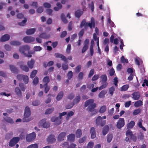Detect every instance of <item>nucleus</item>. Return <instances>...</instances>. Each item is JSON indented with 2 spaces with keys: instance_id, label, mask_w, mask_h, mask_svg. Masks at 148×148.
<instances>
[{
  "instance_id": "obj_1",
  "label": "nucleus",
  "mask_w": 148,
  "mask_h": 148,
  "mask_svg": "<svg viewBox=\"0 0 148 148\" xmlns=\"http://www.w3.org/2000/svg\"><path fill=\"white\" fill-rule=\"evenodd\" d=\"M55 56L57 58H60L61 60L66 62V63H63L62 65V68L63 70H67L68 68V65L67 62V59L64 55L62 54H60L58 53H55Z\"/></svg>"
},
{
  "instance_id": "obj_2",
  "label": "nucleus",
  "mask_w": 148,
  "mask_h": 148,
  "mask_svg": "<svg viewBox=\"0 0 148 148\" xmlns=\"http://www.w3.org/2000/svg\"><path fill=\"white\" fill-rule=\"evenodd\" d=\"M96 123L97 126H101V127L104 126L106 123V120H103L102 118L99 116L96 119Z\"/></svg>"
},
{
  "instance_id": "obj_3",
  "label": "nucleus",
  "mask_w": 148,
  "mask_h": 148,
  "mask_svg": "<svg viewBox=\"0 0 148 148\" xmlns=\"http://www.w3.org/2000/svg\"><path fill=\"white\" fill-rule=\"evenodd\" d=\"M17 64L19 65L20 68L23 71L26 72H28L29 71V69L27 66L24 64L23 62H17Z\"/></svg>"
},
{
  "instance_id": "obj_4",
  "label": "nucleus",
  "mask_w": 148,
  "mask_h": 148,
  "mask_svg": "<svg viewBox=\"0 0 148 148\" xmlns=\"http://www.w3.org/2000/svg\"><path fill=\"white\" fill-rule=\"evenodd\" d=\"M20 138L18 137H14L11 139L9 143V145L10 147H13L20 140Z\"/></svg>"
},
{
  "instance_id": "obj_5",
  "label": "nucleus",
  "mask_w": 148,
  "mask_h": 148,
  "mask_svg": "<svg viewBox=\"0 0 148 148\" xmlns=\"http://www.w3.org/2000/svg\"><path fill=\"white\" fill-rule=\"evenodd\" d=\"M35 138L36 134L34 132L27 135L26 137V140L28 142H30L33 140Z\"/></svg>"
},
{
  "instance_id": "obj_6",
  "label": "nucleus",
  "mask_w": 148,
  "mask_h": 148,
  "mask_svg": "<svg viewBox=\"0 0 148 148\" xmlns=\"http://www.w3.org/2000/svg\"><path fill=\"white\" fill-rule=\"evenodd\" d=\"M95 24L94 19L92 17L90 22H87L86 23V25H85V28H86L88 27H89L90 29H92V27H95Z\"/></svg>"
},
{
  "instance_id": "obj_7",
  "label": "nucleus",
  "mask_w": 148,
  "mask_h": 148,
  "mask_svg": "<svg viewBox=\"0 0 148 148\" xmlns=\"http://www.w3.org/2000/svg\"><path fill=\"white\" fill-rule=\"evenodd\" d=\"M30 47L29 46L27 45H25L20 47L19 48V51L21 53L23 54L24 55L26 51H28L29 50Z\"/></svg>"
},
{
  "instance_id": "obj_8",
  "label": "nucleus",
  "mask_w": 148,
  "mask_h": 148,
  "mask_svg": "<svg viewBox=\"0 0 148 148\" xmlns=\"http://www.w3.org/2000/svg\"><path fill=\"white\" fill-rule=\"evenodd\" d=\"M126 135L127 136H128L129 135L130 136V139L132 140L134 142H135L136 140V137L133 135L132 132L131 130H127L126 132Z\"/></svg>"
},
{
  "instance_id": "obj_9",
  "label": "nucleus",
  "mask_w": 148,
  "mask_h": 148,
  "mask_svg": "<svg viewBox=\"0 0 148 148\" xmlns=\"http://www.w3.org/2000/svg\"><path fill=\"white\" fill-rule=\"evenodd\" d=\"M125 125V121L124 118H120L117 122L116 127L118 129H121Z\"/></svg>"
},
{
  "instance_id": "obj_10",
  "label": "nucleus",
  "mask_w": 148,
  "mask_h": 148,
  "mask_svg": "<svg viewBox=\"0 0 148 148\" xmlns=\"http://www.w3.org/2000/svg\"><path fill=\"white\" fill-rule=\"evenodd\" d=\"M35 40V38L29 36H27L23 38V40L26 43H29L34 41Z\"/></svg>"
},
{
  "instance_id": "obj_11",
  "label": "nucleus",
  "mask_w": 148,
  "mask_h": 148,
  "mask_svg": "<svg viewBox=\"0 0 148 148\" xmlns=\"http://www.w3.org/2000/svg\"><path fill=\"white\" fill-rule=\"evenodd\" d=\"M46 119H44L40 122V124H42L43 127L45 128H48L50 126V123L49 122H47Z\"/></svg>"
},
{
  "instance_id": "obj_12",
  "label": "nucleus",
  "mask_w": 148,
  "mask_h": 148,
  "mask_svg": "<svg viewBox=\"0 0 148 148\" xmlns=\"http://www.w3.org/2000/svg\"><path fill=\"white\" fill-rule=\"evenodd\" d=\"M66 132H63L61 133L58 135V141H61L63 140L66 136Z\"/></svg>"
},
{
  "instance_id": "obj_13",
  "label": "nucleus",
  "mask_w": 148,
  "mask_h": 148,
  "mask_svg": "<svg viewBox=\"0 0 148 148\" xmlns=\"http://www.w3.org/2000/svg\"><path fill=\"white\" fill-rule=\"evenodd\" d=\"M47 140L49 143H52L56 141V139L54 135L51 134L48 137Z\"/></svg>"
},
{
  "instance_id": "obj_14",
  "label": "nucleus",
  "mask_w": 148,
  "mask_h": 148,
  "mask_svg": "<svg viewBox=\"0 0 148 148\" xmlns=\"http://www.w3.org/2000/svg\"><path fill=\"white\" fill-rule=\"evenodd\" d=\"M51 120L52 122H55V124L56 125H59L61 123V120L59 119L58 117L53 116L51 118Z\"/></svg>"
},
{
  "instance_id": "obj_15",
  "label": "nucleus",
  "mask_w": 148,
  "mask_h": 148,
  "mask_svg": "<svg viewBox=\"0 0 148 148\" xmlns=\"http://www.w3.org/2000/svg\"><path fill=\"white\" fill-rule=\"evenodd\" d=\"M132 98L134 100H138L139 99L140 95L138 92H134L132 94Z\"/></svg>"
},
{
  "instance_id": "obj_16",
  "label": "nucleus",
  "mask_w": 148,
  "mask_h": 148,
  "mask_svg": "<svg viewBox=\"0 0 148 148\" xmlns=\"http://www.w3.org/2000/svg\"><path fill=\"white\" fill-rule=\"evenodd\" d=\"M10 36L8 34H6L2 36L0 39L1 42H4L9 40L10 38Z\"/></svg>"
},
{
  "instance_id": "obj_17",
  "label": "nucleus",
  "mask_w": 148,
  "mask_h": 148,
  "mask_svg": "<svg viewBox=\"0 0 148 148\" xmlns=\"http://www.w3.org/2000/svg\"><path fill=\"white\" fill-rule=\"evenodd\" d=\"M10 70L12 73H17L19 71L18 69L15 66L10 65Z\"/></svg>"
},
{
  "instance_id": "obj_18",
  "label": "nucleus",
  "mask_w": 148,
  "mask_h": 148,
  "mask_svg": "<svg viewBox=\"0 0 148 148\" xmlns=\"http://www.w3.org/2000/svg\"><path fill=\"white\" fill-rule=\"evenodd\" d=\"M90 133L91 134V137L92 138H95L96 136V131L95 128L93 127H92L90 130Z\"/></svg>"
},
{
  "instance_id": "obj_19",
  "label": "nucleus",
  "mask_w": 148,
  "mask_h": 148,
  "mask_svg": "<svg viewBox=\"0 0 148 148\" xmlns=\"http://www.w3.org/2000/svg\"><path fill=\"white\" fill-rule=\"evenodd\" d=\"M67 140L70 142H73L74 141L75 138V136L74 134H71L67 136Z\"/></svg>"
},
{
  "instance_id": "obj_20",
  "label": "nucleus",
  "mask_w": 148,
  "mask_h": 148,
  "mask_svg": "<svg viewBox=\"0 0 148 148\" xmlns=\"http://www.w3.org/2000/svg\"><path fill=\"white\" fill-rule=\"evenodd\" d=\"M31 114V112L28 106L26 107L25 110L24 116L29 117Z\"/></svg>"
},
{
  "instance_id": "obj_21",
  "label": "nucleus",
  "mask_w": 148,
  "mask_h": 148,
  "mask_svg": "<svg viewBox=\"0 0 148 148\" xmlns=\"http://www.w3.org/2000/svg\"><path fill=\"white\" fill-rule=\"evenodd\" d=\"M135 123L133 121H130L128 123L127 125V128L129 130L132 128L135 125Z\"/></svg>"
},
{
  "instance_id": "obj_22",
  "label": "nucleus",
  "mask_w": 148,
  "mask_h": 148,
  "mask_svg": "<svg viewBox=\"0 0 148 148\" xmlns=\"http://www.w3.org/2000/svg\"><path fill=\"white\" fill-rule=\"evenodd\" d=\"M34 63V60L33 59H32L30 61H28L27 62L28 67L30 69H32L33 68Z\"/></svg>"
},
{
  "instance_id": "obj_23",
  "label": "nucleus",
  "mask_w": 148,
  "mask_h": 148,
  "mask_svg": "<svg viewBox=\"0 0 148 148\" xmlns=\"http://www.w3.org/2000/svg\"><path fill=\"white\" fill-rule=\"evenodd\" d=\"M36 31L35 28H31L28 29L26 31V34L27 35H31L34 34Z\"/></svg>"
},
{
  "instance_id": "obj_24",
  "label": "nucleus",
  "mask_w": 148,
  "mask_h": 148,
  "mask_svg": "<svg viewBox=\"0 0 148 148\" xmlns=\"http://www.w3.org/2000/svg\"><path fill=\"white\" fill-rule=\"evenodd\" d=\"M109 129V127L108 125H106L103 129L102 133L103 136H105L108 133Z\"/></svg>"
},
{
  "instance_id": "obj_25",
  "label": "nucleus",
  "mask_w": 148,
  "mask_h": 148,
  "mask_svg": "<svg viewBox=\"0 0 148 148\" xmlns=\"http://www.w3.org/2000/svg\"><path fill=\"white\" fill-rule=\"evenodd\" d=\"M14 90L17 96L19 97L22 96V93L21 90L18 87H16L15 88Z\"/></svg>"
},
{
  "instance_id": "obj_26",
  "label": "nucleus",
  "mask_w": 148,
  "mask_h": 148,
  "mask_svg": "<svg viewBox=\"0 0 148 148\" xmlns=\"http://www.w3.org/2000/svg\"><path fill=\"white\" fill-rule=\"evenodd\" d=\"M96 104L95 103H92L88 107V111L89 112H92L94 110V108L96 107Z\"/></svg>"
},
{
  "instance_id": "obj_27",
  "label": "nucleus",
  "mask_w": 148,
  "mask_h": 148,
  "mask_svg": "<svg viewBox=\"0 0 148 148\" xmlns=\"http://www.w3.org/2000/svg\"><path fill=\"white\" fill-rule=\"evenodd\" d=\"M94 102V100L93 99H89L85 102L84 107H86L88 105H90Z\"/></svg>"
},
{
  "instance_id": "obj_28",
  "label": "nucleus",
  "mask_w": 148,
  "mask_h": 148,
  "mask_svg": "<svg viewBox=\"0 0 148 148\" xmlns=\"http://www.w3.org/2000/svg\"><path fill=\"white\" fill-rule=\"evenodd\" d=\"M83 12V11L80 10H77L75 12V16L78 18H79L82 14Z\"/></svg>"
},
{
  "instance_id": "obj_29",
  "label": "nucleus",
  "mask_w": 148,
  "mask_h": 148,
  "mask_svg": "<svg viewBox=\"0 0 148 148\" xmlns=\"http://www.w3.org/2000/svg\"><path fill=\"white\" fill-rule=\"evenodd\" d=\"M101 81L102 82V84L106 82L107 80V77L106 74L102 75L101 77Z\"/></svg>"
},
{
  "instance_id": "obj_30",
  "label": "nucleus",
  "mask_w": 148,
  "mask_h": 148,
  "mask_svg": "<svg viewBox=\"0 0 148 148\" xmlns=\"http://www.w3.org/2000/svg\"><path fill=\"white\" fill-rule=\"evenodd\" d=\"M64 95L63 91H60L56 99L57 100L59 101L61 99Z\"/></svg>"
},
{
  "instance_id": "obj_31",
  "label": "nucleus",
  "mask_w": 148,
  "mask_h": 148,
  "mask_svg": "<svg viewBox=\"0 0 148 148\" xmlns=\"http://www.w3.org/2000/svg\"><path fill=\"white\" fill-rule=\"evenodd\" d=\"M143 103L142 101L140 100H138L134 103V106L136 107L140 106L143 105Z\"/></svg>"
},
{
  "instance_id": "obj_32",
  "label": "nucleus",
  "mask_w": 148,
  "mask_h": 148,
  "mask_svg": "<svg viewBox=\"0 0 148 148\" xmlns=\"http://www.w3.org/2000/svg\"><path fill=\"white\" fill-rule=\"evenodd\" d=\"M129 87L128 84L124 85L121 87L120 90L121 91H125L128 89Z\"/></svg>"
},
{
  "instance_id": "obj_33",
  "label": "nucleus",
  "mask_w": 148,
  "mask_h": 148,
  "mask_svg": "<svg viewBox=\"0 0 148 148\" xmlns=\"http://www.w3.org/2000/svg\"><path fill=\"white\" fill-rule=\"evenodd\" d=\"M82 134L81 130L80 129H78L76 132V135L77 138H79L82 136Z\"/></svg>"
},
{
  "instance_id": "obj_34",
  "label": "nucleus",
  "mask_w": 148,
  "mask_h": 148,
  "mask_svg": "<svg viewBox=\"0 0 148 148\" xmlns=\"http://www.w3.org/2000/svg\"><path fill=\"white\" fill-rule=\"evenodd\" d=\"M21 42L17 41H12L10 42L11 45L14 46H19L21 45Z\"/></svg>"
},
{
  "instance_id": "obj_35",
  "label": "nucleus",
  "mask_w": 148,
  "mask_h": 148,
  "mask_svg": "<svg viewBox=\"0 0 148 148\" xmlns=\"http://www.w3.org/2000/svg\"><path fill=\"white\" fill-rule=\"evenodd\" d=\"M29 116H24V117L22 119V121L23 122H27L31 121L32 119L29 118Z\"/></svg>"
},
{
  "instance_id": "obj_36",
  "label": "nucleus",
  "mask_w": 148,
  "mask_h": 148,
  "mask_svg": "<svg viewBox=\"0 0 148 148\" xmlns=\"http://www.w3.org/2000/svg\"><path fill=\"white\" fill-rule=\"evenodd\" d=\"M50 79L48 76H46L44 77L43 79V82L45 83V84H48L50 82Z\"/></svg>"
},
{
  "instance_id": "obj_37",
  "label": "nucleus",
  "mask_w": 148,
  "mask_h": 148,
  "mask_svg": "<svg viewBox=\"0 0 148 148\" xmlns=\"http://www.w3.org/2000/svg\"><path fill=\"white\" fill-rule=\"evenodd\" d=\"M81 100V97L80 95L76 96L73 100V103L77 104L79 103Z\"/></svg>"
},
{
  "instance_id": "obj_38",
  "label": "nucleus",
  "mask_w": 148,
  "mask_h": 148,
  "mask_svg": "<svg viewBox=\"0 0 148 148\" xmlns=\"http://www.w3.org/2000/svg\"><path fill=\"white\" fill-rule=\"evenodd\" d=\"M5 121L10 123H13V119L10 117H7L4 118Z\"/></svg>"
},
{
  "instance_id": "obj_39",
  "label": "nucleus",
  "mask_w": 148,
  "mask_h": 148,
  "mask_svg": "<svg viewBox=\"0 0 148 148\" xmlns=\"http://www.w3.org/2000/svg\"><path fill=\"white\" fill-rule=\"evenodd\" d=\"M113 136L112 134L109 133L107 135V141L108 143H110L113 138Z\"/></svg>"
},
{
  "instance_id": "obj_40",
  "label": "nucleus",
  "mask_w": 148,
  "mask_h": 148,
  "mask_svg": "<svg viewBox=\"0 0 148 148\" xmlns=\"http://www.w3.org/2000/svg\"><path fill=\"white\" fill-rule=\"evenodd\" d=\"M115 89L114 86H112L108 90L109 93L112 96L114 94V92L115 91Z\"/></svg>"
},
{
  "instance_id": "obj_41",
  "label": "nucleus",
  "mask_w": 148,
  "mask_h": 148,
  "mask_svg": "<svg viewBox=\"0 0 148 148\" xmlns=\"http://www.w3.org/2000/svg\"><path fill=\"white\" fill-rule=\"evenodd\" d=\"M106 106L105 105L103 106L100 108L99 110V112L101 113H103L105 112L106 110Z\"/></svg>"
},
{
  "instance_id": "obj_42",
  "label": "nucleus",
  "mask_w": 148,
  "mask_h": 148,
  "mask_svg": "<svg viewBox=\"0 0 148 148\" xmlns=\"http://www.w3.org/2000/svg\"><path fill=\"white\" fill-rule=\"evenodd\" d=\"M106 93V92L104 90H102L99 94V98H103Z\"/></svg>"
},
{
  "instance_id": "obj_43",
  "label": "nucleus",
  "mask_w": 148,
  "mask_h": 148,
  "mask_svg": "<svg viewBox=\"0 0 148 148\" xmlns=\"http://www.w3.org/2000/svg\"><path fill=\"white\" fill-rule=\"evenodd\" d=\"M82 66L81 65H78L75 68V71L76 73H78L81 71Z\"/></svg>"
},
{
  "instance_id": "obj_44",
  "label": "nucleus",
  "mask_w": 148,
  "mask_h": 148,
  "mask_svg": "<svg viewBox=\"0 0 148 148\" xmlns=\"http://www.w3.org/2000/svg\"><path fill=\"white\" fill-rule=\"evenodd\" d=\"M22 79L25 84H27L29 82L28 77L26 75H24Z\"/></svg>"
},
{
  "instance_id": "obj_45",
  "label": "nucleus",
  "mask_w": 148,
  "mask_h": 148,
  "mask_svg": "<svg viewBox=\"0 0 148 148\" xmlns=\"http://www.w3.org/2000/svg\"><path fill=\"white\" fill-rule=\"evenodd\" d=\"M44 87L45 88L44 91L46 93H47L50 90V87L47 84H45L44 85Z\"/></svg>"
},
{
  "instance_id": "obj_46",
  "label": "nucleus",
  "mask_w": 148,
  "mask_h": 148,
  "mask_svg": "<svg viewBox=\"0 0 148 148\" xmlns=\"http://www.w3.org/2000/svg\"><path fill=\"white\" fill-rule=\"evenodd\" d=\"M37 72V71L36 70H33L30 74V78H33L35 77L36 75Z\"/></svg>"
},
{
  "instance_id": "obj_47",
  "label": "nucleus",
  "mask_w": 148,
  "mask_h": 148,
  "mask_svg": "<svg viewBox=\"0 0 148 148\" xmlns=\"http://www.w3.org/2000/svg\"><path fill=\"white\" fill-rule=\"evenodd\" d=\"M26 135V133L25 132H23L21 133L19 135L20 139H24L25 138Z\"/></svg>"
},
{
  "instance_id": "obj_48",
  "label": "nucleus",
  "mask_w": 148,
  "mask_h": 148,
  "mask_svg": "<svg viewBox=\"0 0 148 148\" xmlns=\"http://www.w3.org/2000/svg\"><path fill=\"white\" fill-rule=\"evenodd\" d=\"M54 110V108H51L47 109L45 111L46 114H49L51 113Z\"/></svg>"
},
{
  "instance_id": "obj_49",
  "label": "nucleus",
  "mask_w": 148,
  "mask_h": 148,
  "mask_svg": "<svg viewBox=\"0 0 148 148\" xmlns=\"http://www.w3.org/2000/svg\"><path fill=\"white\" fill-rule=\"evenodd\" d=\"M141 110L140 108L135 110L133 112V114L134 115H136L139 114L141 112Z\"/></svg>"
},
{
  "instance_id": "obj_50",
  "label": "nucleus",
  "mask_w": 148,
  "mask_h": 148,
  "mask_svg": "<svg viewBox=\"0 0 148 148\" xmlns=\"http://www.w3.org/2000/svg\"><path fill=\"white\" fill-rule=\"evenodd\" d=\"M75 105L74 103L71 102L66 105V109H70L71 108Z\"/></svg>"
},
{
  "instance_id": "obj_51",
  "label": "nucleus",
  "mask_w": 148,
  "mask_h": 148,
  "mask_svg": "<svg viewBox=\"0 0 148 148\" xmlns=\"http://www.w3.org/2000/svg\"><path fill=\"white\" fill-rule=\"evenodd\" d=\"M67 77L69 79H71L72 78L73 76V73L72 71H69L67 73Z\"/></svg>"
},
{
  "instance_id": "obj_52",
  "label": "nucleus",
  "mask_w": 148,
  "mask_h": 148,
  "mask_svg": "<svg viewBox=\"0 0 148 148\" xmlns=\"http://www.w3.org/2000/svg\"><path fill=\"white\" fill-rule=\"evenodd\" d=\"M84 73L82 72H80L78 76V79L79 80H80L82 79L83 78Z\"/></svg>"
},
{
  "instance_id": "obj_53",
  "label": "nucleus",
  "mask_w": 148,
  "mask_h": 148,
  "mask_svg": "<svg viewBox=\"0 0 148 148\" xmlns=\"http://www.w3.org/2000/svg\"><path fill=\"white\" fill-rule=\"evenodd\" d=\"M19 86L22 91L23 92L25 91L26 89V88L25 87V86L23 85V84L21 83H19Z\"/></svg>"
},
{
  "instance_id": "obj_54",
  "label": "nucleus",
  "mask_w": 148,
  "mask_h": 148,
  "mask_svg": "<svg viewBox=\"0 0 148 148\" xmlns=\"http://www.w3.org/2000/svg\"><path fill=\"white\" fill-rule=\"evenodd\" d=\"M102 84H103L99 88V90H101L105 88L108 85V83L107 82L104 83H102Z\"/></svg>"
},
{
  "instance_id": "obj_55",
  "label": "nucleus",
  "mask_w": 148,
  "mask_h": 148,
  "mask_svg": "<svg viewBox=\"0 0 148 148\" xmlns=\"http://www.w3.org/2000/svg\"><path fill=\"white\" fill-rule=\"evenodd\" d=\"M42 48L40 46H35L34 48V50L35 51H40Z\"/></svg>"
},
{
  "instance_id": "obj_56",
  "label": "nucleus",
  "mask_w": 148,
  "mask_h": 148,
  "mask_svg": "<svg viewBox=\"0 0 148 148\" xmlns=\"http://www.w3.org/2000/svg\"><path fill=\"white\" fill-rule=\"evenodd\" d=\"M38 145L37 144L35 143L28 146L27 148H38Z\"/></svg>"
},
{
  "instance_id": "obj_57",
  "label": "nucleus",
  "mask_w": 148,
  "mask_h": 148,
  "mask_svg": "<svg viewBox=\"0 0 148 148\" xmlns=\"http://www.w3.org/2000/svg\"><path fill=\"white\" fill-rule=\"evenodd\" d=\"M75 97V95L73 93L69 94L67 96V98L68 99H72Z\"/></svg>"
},
{
  "instance_id": "obj_58",
  "label": "nucleus",
  "mask_w": 148,
  "mask_h": 148,
  "mask_svg": "<svg viewBox=\"0 0 148 148\" xmlns=\"http://www.w3.org/2000/svg\"><path fill=\"white\" fill-rule=\"evenodd\" d=\"M34 52H31L28 51L27 54L26 53H25L24 55L27 57L31 58L32 57V54H34Z\"/></svg>"
},
{
  "instance_id": "obj_59",
  "label": "nucleus",
  "mask_w": 148,
  "mask_h": 148,
  "mask_svg": "<svg viewBox=\"0 0 148 148\" xmlns=\"http://www.w3.org/2000/svg\"><path fill=\"white\" fill-rule=\"evenodd\" d=\"M71 48V45L69 44H68L66 49V52L67 54H69L70 53Z\"/></svg>"
},
{
  "instance_id": "obj_60",
  "label": "nucleus",
  "mask_w": 148,
  "mask_h": 148,
  "mask_svg": "<svg viewBox=\"0 0 148 148\" xmlns=\"http://www.w3.org/2000/svg\"><path fill=\"white\" fill-rule=\"evenodd\" d=\"M121 61L123 63H127L128 62V60L127 59H125L124 56H122L121 58Z\"/></svg>"
},
{
  "instance_id": "obj_61",
  "label": "nucleus",
  "mask_w": 148,
  "mask_h": 148,
  "mask_svg": "<svg viewBox=\"0 0 148 148\" xmlns=\"http://www.w3.org/2000/svg\"><path fill=\"white\" fill-rule=\"evenodd\" d=\"M72 25L73 22L72 21H70L68 25V29L69 31H71L72 30L73 28Z\"/></svg>"
},
{
  "instance_id": "obj_62",
  "label": "nucleus",
  "mask_w": 148,
  "mask_h": 148,
  "mask_svg": "<svg viewBox=\"0 0 148 148\" xmlns=\"http://www.w3.org/2000/svg\"><path fill=\"white\" fill-rule=\"evenodd\" d=\"M38 77H35L33 81V84L35 85H37L38 83Z\"/></svg>"
},
{
  "instance_id": "obj_63",
  "label": "nucleus",
  "mask_w": 148,
  "mask_h": 148,
  "mask_svg": "<svg viewBox=\"0 0 148 148\" xmlns=\"http://www.w3.org/2000/svg\"><path fill=\"white\" fill-rule=\"evenodd\" d=\"M39 37L41 38L46 39L47 38V34L45 33H42L39 35Z\"/></svg>"
},
{
  "instance_id": "obj_64",
  "label": "nucleus",
  "mask_w": 148,
  "mask_h": 148,
  "mask_svg": "<svg viewBox=\"0 0 148 148\" xmlns=\"http://www.w3.org/2000/svg\"><path fill=\"white\" fill-rule=\"evenodd\" d=\"M86 137L85 136L81 138H80L79 140V142L80 143H82L84 142L86 140Z\"/></svg>"
}]
</instances>
